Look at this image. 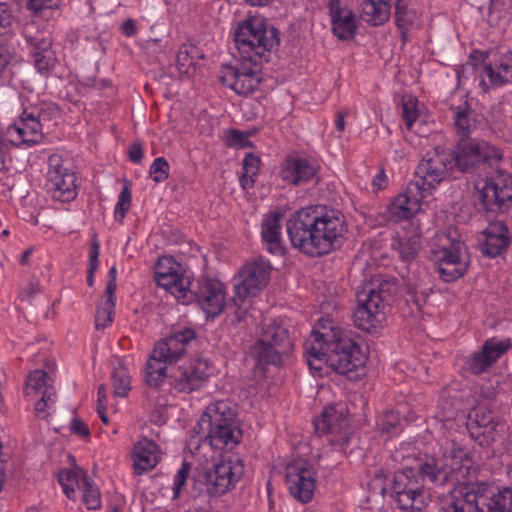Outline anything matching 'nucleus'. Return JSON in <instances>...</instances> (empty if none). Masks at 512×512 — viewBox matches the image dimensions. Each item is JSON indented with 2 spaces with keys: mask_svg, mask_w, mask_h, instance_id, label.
I'll return each instance as SVG.
<instances>
[{
  "mask_svg": "<svg viewBox=\"0 0 512 512\" xmlns=\"http://www.w3.org/2000/svg\"><path fill=\"white\" fill-rule=\"evenodd\" d=\"M41 292V287L38 282H30L25 288H22L19 293V298L21 301L30 302L31 298L34 295H37Z\"/></svg>",
  "mask_w": 512,
  "mask_h": 512,
  "instance_id": "obj_60",
  "label": "nucleus"
},
{
  "mask_svg": "<svg viewBox=\"0 0 512 512\" xmlns=\"http://www.w3.org/2000/svg\"><path fill=\"white\" fill-rule=\"evenodd\" d=\"M304 353L310 370L314 374L321 376L323 366H328V350L326 347L321 346L317 341L316 344H311V342H304Z\"/></svg>",
  "mask_w": 512,
  "mask_h": 512,
  "instance_id": "obj_36",
  "label": "nucleus"
},
{
  "mask_svg": "<svg viewBox=\"0 0 512 512\" xmlns=\"http://www.w3.org/2000/svg\"><path fill=\"white\" fill-rule=\"evenodd\" d=\"M129 160L133 163H140L143 158V149L139 143L130 145L128 151Z\"/></svg>",
  "mask_w": 512,
  "mask_h": 512,
  "instance_id": "obj_64",
  "label": "nucleus"
},
{
  "mask_svg": "<svg viewBox=\"0 0 512 512\" xmlns=\"http://www.w3.org/2000/svg\"><path fill=\"white\" fill-rule=\"evenodd\" d=\"M116 276H117V269L115 266H112L108 272L109 280L107 282V285H106V288L104 291L105 295L114 296L116 288H117Z\"/></svg>",
  "mask_w": 512,
  "mask_h": 512,
  "instance_id": "obj_62",
  "label": "nucleus"
},
{
  "mask_svg": "<svg viewBox=\"0 0 512 512\" xmlns=\"http://www.w3.org/2000/svg\"><path fill=\"white\" fill-rule=\"evenodd\" d=\"M47 378V373L43 370H35L31 372L26 380L24 393L27 396H31L38 393L42 394L46 386H51L50 384H48Z\"/></svg>",
  "mask_w": 512,
  "mask_h": 512,
  "instance_id": "obj_44",
  "label": "nucleus"
},
{
  "mask_svg": "<svg viewBox=\"0 0 512 512\" xmlns=\"http://www.w3.org/2000/svg\"><path fill=\"white\" fill-rule=\"evenodd\" d=\"M358 6L361 20L370 26H381L390 18V0H358Z\"/></svg>",
  "mask_w": 512,
  "mask_h": 512,
  "instance_id": "obj_31",
  "label": "nucleus"
},
{
  "mask_svg": "<svg viewBox=\"0 0 512 512\" xmlns=\"http://www.w3.org/2000/svg\"><path fill=\"white\" fill-rule=\"evenodd\" d=\"M453 167V154L449 150L436 147L428 151L416 167L413 183L427 195L439 185Z\"/></svg>",
  "mask_w": 512,
  "mask_h": 512,
  "instance_id": "obj_13",
  "label": "nucleus"
},
{
  "mask_svg": "<svg viewBox=\"0 0 512 512\" xmlns=\"http://www.w3.org/2000/svg\"><path fill=\"white\" fill-rule=\"evenodd\" d=\"M286 229L294 248L310 257H320L341 246L347 225L341 211L310 206L294 212Z\"/></svg>",
  "mask_w": 512,
  "mask_h": 512,
  "instance_id": "obj_2",
  "label": "nucleus"
},
{
  "mask_svg": "<svg viewBox=\"0 0 512 512\" xmlns=\"http://www.w3.org/2000/svg\"><path fill=\"white\" fill-rule=\"evenodd\" d=\"M45 120L46 114L42 110L25 109L19 119L3 133V141L15 147L38 144L43 139L42 126Z\"/></svg>",
  "mask_w": 512,
  "mask_h": 512,
  "instance_id": "obj_14",
  "label": "nucleus"
},
{
  "mask_svg": "<svg viewBox=\"0 0 512 512\" xmlns=\"http://www.w3.org/2000/svg\"><path fill=\"white\" fill-rule=\"evenodd\" d=\"M470 58L485 64L483 74L489 79L491 86H502L512 81V51L506 47L500 46L488 51L474 50Z\"/></svg>",
  "mask_w": 512,
  "mask_h": 512,
  "instance_id": "obj_19",
  "label": "nucleus"
},
{
  "mask_svg": "<svg viewBox=\"0 0 512 512\" xmlns=\"http://www.w3.org/2000/svg\"><path fill=\"white\" fill-rule=\"evenodd\" d=\"M373 483L379 487L381 494H385L388 486H391V479H389V472L384 469H379L375 472Z\"/></svg>",
  "mask_w": 512,
  "mask_h": 512,
  "instance_id": "obj_57",
  "label": "nucleus"
},
{
  "mask_svg": "<svg viewBox=\"0 0 512 512\" xmlns=\"http://www.w3.org/2000/svg\"><path fill=\"white\" fill-rule=\"evenodd\" d=\"M133 467L137 475L153 469L160 461L159 446L152 440L144 437L133 448Z\"/></svg>",
  "mask_w": 512,
  "mask_h": 512,
  "instance_id": "obj_29",
  "label": "nucleus"
},
{
  "mask_svg": "<svg viewBox=\"0 0 512 512\" xmlns=\"http://www.w3.org/2000/svg\"><path fill=\"white\" fill-rule=\"evenodd\" d=\"M243 431L237 412L231 403L216 401L207 406L192 430L187 442L191 453H196L202 444L217 450H232L242 440Z\"/></svg>",
  "mask_w": 512,
  "mask_h": 512,
  "instance_id": "obj_4",
  "label": "nucleus"
},
{
  "mask_svg": "<svg viewBox=\"0 0 512 512\" xmlns=\"http://www.w3.org/2000/svg\"><path fill=\"white\" fill-rule=\"evenodd\" d=\"M285 480L290 494L301 503H308L316 487V471L304 459L289 463L285 469Z\"/></svg>",
  "mask_w": 512,
  "mask_h": 512,
  "instance_id": "obj_20",
  "label": "nucleus"
},
{
  "mask_svg": "<svg viewBox=\"0 0 512 512\" xmlns=\"http://www.w3.org/2000/svg\"><path fill=\"white\" fill-rule=\"evenodd\" d=\"M510 344L503 341L488 340L481 351L475 352L468 361L473 374H481L488 370L508 349Z\"/></svg>",
  "mask_w": 512,
  "mask_h": 512,
  "instance_id": "obj_28",
  "label": "nucleus"
},
{
  "mask_svg": "<svg viewBox=\"0 0 512 512\" xmlns=\"http://www.w3.org/2000/svg\"><path fill=\"white\" fill-rule=\"evenodd\" d=\"M244 475L243 460L234 455L223 457L213 467L192 477L191 494L219 497L232 490Z\"/></svg>",
  "mask_w": 512,
  "mask_h": 512,
  "instance_id": "obj_9",
  "label": "nucleus"
},
{
  "mask_svg": "<svg viewBox=\"0 0 512 512\" xmlns=\"http://www.w3.org/2000/svg\"><path fill=\"white\" fill-rule=\"evenodd\" d=\"M59 155L48 158V171L45 189L52 198L61 202H68L76 197V177L73 172L62 164Z\"/></svg>",
  "mask_w": 512,
  "mask_h": 512,
  "instance_id": "obj_21",
  "label": "nucleus"
},
{
  "mask_svg": "<svg viewBox=\"0 0 512 512\" xmlns=\"http://www.w3.org/2000/svg\"><path fill=\"white\" fill-rule=\"evenodd\" d=\"M453 154V165L464 173L480 164L490 170L475 185L474 202L480 212L505 213L512 207V175L500 167L502 151L485 141L459 142Z\"/></svg>",
  "mask_w": 512,
  "mask_h": 512,
  "instance_id": "obj_1",
  "label": "nucleus"
},
{
  "mask_svg": "<svg viewBox=\"0 0 512 512\" xmlns=\"http://www.w3.org/2000/svg\"><path fill=\"white\" fill-rule=\"evenodd\" d=\"M131 191L129 189V186L125 184L123 186V189L118 197V201L115 206L114 214L115 218L122 222V220L125 217V214L130 208L131 205Z\"/></svg>",
  "mask_w": 512,
  "mask_h": 512,
  "instance_id": "obj_50",
  "label": "nucleus"
},
{
  "mask_svg": "<svg viewBox=\"0 0 512 512\" xmlns=\"http://www.w3.org/2000/svg\"><path fill=\"white\" fill-rule=\"evenodd\" d=\"M55 389L53 386H46L41 394L40 400L35 404V413L41 419H46L49 415L48 409L55 403Z\"/></svg>",
  "mask_w": 512,
  "mask_h": 512,
  "instance_id": "obj_46",
  "label": "nucleus"
},
{
  "mask_svg": "<svg viewBox=\"0 0 512 512\" xmlns=\"http://www.w3.org/2000/svg\"><path fill=\"white\" fill-rule=\"evenodd\" d=\"M476 128L475 112L465 103L457 108L455 112V129L463 138L470 136Z\"/></svg>",
  "mask_w": 512,
  "mask_h": 512,
  "instance_id": "obj_38",
  "label": "nucleus"
},
{
  "mask_svg": "<svg viewBox=\"0 0 512 512\" xmlns=\"http://www.w3.org/2000/svg\"><path fill=\"white\" fill-rule=\"evenodd\" d=\"M260 165V158L249 153L243 159V170L249 176H257Z\"/></svg>",
  "mask_w": 512,
  "mask_h": 512,
  "instance_id": "obj_56",
  "label": "nucleus"
},
{
  "mask_svg": "<svg viewBox=\"0 0 512 512\" xmlns=\"http://www.w3.org/2000/svg\"><path fill=\"white\" fill-rule=\"evenodd\" d=\"M271 270L270 263L262 257L247 262L239 272L240 282L234 286L236 295L256 296L268 284Z\"/></svg>",
  "mask_w": 512,
  "mask_h": 512,
  "instance_id": "obj_22",
  "label": "nucleus"
},
{
  "mask_svg": "<svg viewBox=\"0 0 512 512\" xmlns=\"http://www.w3.org/2000/svg\"><path fill=\"white\" fill-rule=\"evenodd\" d=\"M58 0H27L26 7L34 14H38L45 9L57 7Z\"/></svg>",
  "mask_w": 512,
  "mask_h": 512,
  "instance_id": "obj_55",
  "label": "nucleus"
},
{
  "mask_svg": "<svg viewBox=\"0 0 512 512\" xmlns=\"http://www.w3.org/2000/svg\"><path fill=\"white\" fill-rule=\"evenodd\" d=\"M426 195L417 183L410 181L406 191L399 194L388 206L390 218L396 222L412 218L419 211L420 202Z\"/></svg>",
  "mask_w": 512,
  "mask_h": 512,
  "instance_id": "obj_25",
  "label": "nucleus"
},
{
  "mask_svg": "<svg viewBox=\"0 0 512 512\" xmlns=\"http://www.w3.org/2000/svg\"><path fill=\"white\" fill-rule=\"evenodd\" d=\"M79 489L83 492V502L88 509L95 510L101 506L99 489L88 475L82 480V485Z\"/></svg>",
  "mask_w": 512,
  "mask_h": 512,
  "instance_id": "obj_42",
  "label": "nucleus"
},
{
  "mask_svg": "<svg viewBox=\"0 0 512 512\" xmlns=\"http://www.w3.org/2000/svg\"><path fill=\"white\" fill-rule=\"evenodd\" d=\"M398 424L399 417L393 411L387 412L385 415L381 416L378 421V426L381 432L387 434L394 433Z\"/></svg>",
  "mask_w": 512,
  "mask_h": 512,
  "instance_id": "obj_53",
  "label": "nucleus"
},
{
  "mask_svg": "<svg viewBox=\"0 0 512 512\" xmlns=\"http://www.w3.org/2000/svg\"><path fill=\"white\" fill-rule=\"evenodd\" d=\"M249 135L240 130L231 129L228 131L226 137V145L229 147H241L244 148L249 145Z\"/></svg>",
  "mask_w": 512,
  "mask_h": 512,
  "instance_id": "obj_54",
  "label": "nucleus"
},
{
  "mask_svg": "<svg viewBox=\"0 0 512 512\" xmlns=\"http://www.w3.org/2000/svg\"><path fill=\"white\" fill-rule=\"evenodd\" d=\"M490 9L500 14L507 13L512 9V0H491Z\"/></svg>",
  "mask_w": 512,
  "mask_h": 512,
  "instance_id": "obj_63",
  "label": "nucleus"
},
{
  "mask_svg": "<svg viewBox=\"0 0 512 512\" xmlns=\"http://www.w3.org/2000/svg\"><path fill=\"white\" fill-rule=\"evenodd\" d=\"M196 339L193 329L184 328L158 341L146 363V383L153 388L160 387L166 378L167 364L179 361Z\"/></svg>",
  "mask_w": 512,
  "mask_h": 512,
  "instance_id": "obj_8",
  "label": "nucleus"
},
{
  "mask_svg": "<svg viewBox=\"0 0 512 512\" xmlns=\"http://www.w3.org/2000/svg\"><path fill=\"white\" fill-rule=\"evenodd\" d=\"M54 60L53 51H48L47 53L42 54L39 52H33L34 65L41 74L49 72L51 67L54 65Z\"/></svg>",
  "mask_w": 512,
  "mask_h": 512,
  "instance_id": "obj_51",
  "label": "nucleus"
},
{
  "mask_svg": "<svg viewBox=\"0 0 512 512\" xmlns=\"http://www.w3.org/2000/svg\"><path fill=\"white\" fill-rule=\"evenodd\" d=\"M150 177L157 183L165 181L169 176V164L163 157L154 159L149 169Z\"/></svg>",
  "mask_w": 512,
  "mask_h": 512,
  "instance_id": "obj_48",
  "label": "nucleus"
},
{
  "mask_svg": "<svg viewBox=\"0 0 512 512\" xmlns=\"http://www.w3.org/2000/svg\"><path fill=\"white\" fill-rule=\"evenodd\" d=\"M11 24L12 15L10 11L5 4L0 3V37L9 32Z\"/></svg>",
  "mask_w": 512,
  "mask_h": 512,
  "instance_id": "obj_58",
  "label": "nucleus"
},
{
  "mask_svg": "<svg viewBox=\"0 0 512 512\" xmlns=\"http://www.w3.org/2000/svg\"><path fill=\"white\" fill-rule=\"evenodd\" d=\"M484 235L482 252L489 257L499 256L510 244L508 228L502 222L491 223L484 231Z\"/></svg>",
  "mask_w": 512,
  "mask_h": 512,
  "instance_id": "obj_30",
  "label": "nucleus"
},
{
  "mask_svg": "<svg viewBox=\"0 0 512 512\" xmlns=\"http://www.w3.org/2000/svg\"><path fill=\"white\" fill-rule=\"evenodd\" d=\"M421 247L422 243L420 237L414 235L409 238H400L397 241L396 250L403 262L410 263L416 258Z\"/></svg>",
  "mask_w": 512,
  "mask_h": 512,
  "instance_id": "obj_40",
  "label": "nucleus"
},
{
  "mask_svg": "<svg viewBox=\"0 0 512 512\" xmlns=\"http://www.w3.org/2000/svg\"><path fill=\"white\" fill-rule=\"evenodd\" d=\"M498 426V419L485 407H475L468 414L466 427L469 435L482 447H490L496 441Z\"/></svg>",
  "mask_w": 512,
  "mask_h": 512,
  "instance_id": "obj_23",
  "label": "nucleus"
},
{
  "mask_svg": "<svg viewBox=\"0 0 512 512\" xmlns=\"http://www.w3.org/2000/svg\"><path fill=\"white\" fill-rule=\"evenodd\" d=\"M394 279H373L357 293V308L353 314L356 327L375 332L386 319V307L396 292Z\"/></svg>",
  "mask_w": 512,
  "mask_h": 512,
  "instance_id": "obj_6",
  "label": "nucleus"
},
{
  "mask_svg": "<svg viewBox=\"0 0 512 512\" xmlns=\"http://www.w3.org/2000/svg\"><path fill=\"white\" fill-rule=\"evenodd\" d=\"M199 51L196 46L191 44H183L176 55V65L179 74H188V69L195 65V59L200 58Z\"/></svg>",
  "mask_w": 512,
  "mask_h": 512,
  "instance_id": "obj_41",
  "label": "nucleus"
},
{
  "mask_svg": "<svg viewBox=\"0 0 512 512\" xmlns=\"http://www.w3.org/2000/svg\"><path fill=\"white\" fill-rule=\"evenodd\" d=\"M26 41L30 47L31 53H47L52 51V38L44 32H37L35 35H26Z\"/></svg>",
  "mask_w": 512,
  "mask_h": 512,
  "instance_id": "obj_45",
  "label": "nucleus"
},
{
  "mask_svg": "<svg viewBox=\"0 0 512 512\" xmlns=\"http://www.w3.org/2000/svg\"><path fill=\"white\" fill-rule=\"evenodd\" d=\"M489 119L491 122V125L495 130H498L500 132H503L504 127L507 125L508 120L512 121V117L508 118L505 115V104L504 103H498L497 105L493 106L490 113H489Z\"/></svg>",
  "mask_w": 512,
  "mask_h": 512,
  "instance_id": "obj_47",
  "label": "nucleus"
},
{
  "mask_svg": "<svg viewBox=\"0 0 512 512\" xmlns=\"http://www.w3.org/2000/svg\"><path fill=\"white\" fill-rule=\"evenodd\" d=\"M70 430L73 434L89 437L90 431L88 426L78 418H74L71 422Z\"/></svg>",
  "mask_w": 512,
  "mask_h": 512,
  "instance_id": "obj_61",
  "label": "nucleus"
},
{
  "mask_svg": "<svg viewBox=\"0 0 512 512\" xmlns=\"http://www.w3.org/2000/svg\"><path fill=\"white\" fill-rule=\"evenodd\" d=\"M448 460L446 455H425L418 459L414 470L424 488L443 487L448 483L454 485L465 481L470 469V459L466 452L459 448L451 456L450 464Z\"/></svg>",
  "mask_w": 512,
  "mask_h": 512,
  "instance_id": "obj_7",
  "label": "nucleus"
},
{
  "mask_svg": "<svg viewBox=\"0 0 512 512\" xmlns=\"http://www.w3.org/2000/svg\"><path fill=\"white\" fill-rule=\"evenodd\" d=\"M453 512H512V489L487 495L486 489L465 487L453 495Z\"/></svg>",
  "mask_w": 512,
  "mask_h": 512,
  "instance_id": "obj_10",
  "label": "nucleus"
},
{
  "mask_svg": "<svg viewBox=\"0 0 512 512\" xmlns=\"http://www.w3.org/2000/svg\"><path fill=\"white\" fill-rule=\"evenodd\" d=\"M328 9L333 34L340 40L354 38L358 28L354 12L342 7L341 0H329Z\"/></svg>",
  "mask_w": 512,
  "mask_h": 512,
  "instance_id": "obj_27",
  "label": "nucleus"
},
{
  "mask_svg": "<svg viewBox=\"0 0 512 512\" xmlns=\"http://www.w3.org/2000/svg\"><path fill=\"white\" fill-rule=\"evenodd\" d=\"M345 334L340 328L334 326L330 319H319L305 342L316 344L317 340L321 346L328 347Z\"/></svg>",
  "mask_w": 512,
  "mask_h": 512,
  "instance_id": "obj_34",
  "label": "nucleus"
},
{
  "mask_svg": "<svg viewBox=\"0 0 512 512\" xmlns=\"http://www.w3.org/2000/svg\"><path fill=\"white\" fill-rule=\"evenodd\" d=\"M211 375V366L207 359L198 358L180 366L172 376L171 385L183 393H191L203 387Z\"/></svg>",
  "mask_w": 512,
  "mask_h": 512,
  "instance_id": "obj_24",
  "label": "nucleus"
},
{
  "mask_svg": "<svg viewBox=\"0 0 512 512\" xmlns=\"http://www.w3.org/2000/svg\"><path fill=\"white\" fill-rule=\"evenodd\" d=\"M115 296L103 295L95 314V327L104 329L113 321Z\"/></svg>",
  "mask_w": 512,
  "mask_h": 512,
  "instance_id": "obj_39",
  "label": "nucleus"
},
{
  "mask_svg": "<svg viewBox=\"0 0 512 512\" xmlns=\"http://www.w3.org/2000/svg\"><path fill=\"white\" fill-rule=\"evenodd\" d=\"M293 350V342L286 328L271 321L262 325L261 333L253 347L258 364L279 366L284 356Z\"/></svg>",
  "mask_w": 512,
  "mask_h": 512,
  "instance_id": "obj_11",
  "label": "nucleus"
},
{
  "mask_svg": "<svg viewBox=\"0 0 512 512\" xmlns=\"http://www.w3.org/2000/svg\"><path fill=\"white\" fill-rule=\"evenodd\" d=\"M261 65L241 58L237 65H223L219 80L236 94L247 96L257 90L262 81Z\"/></svg>",
  "mask_w": 512,
  "mask_h": 512,
  "instance_id": "obj_16",
  "label": "nucleus"
},
{
  "mask_svg": "<svg viewBox=\"0 0 512 512\" xmlns=\"http://www.w3.org/2000/svg\"><path fill=\"white\" fill-rule=\"evenodd\" d=\"M391 497L404 512H419L425 505L423 483L418 480L414 468H405L393 473Z\"/></svg>",
  "mask_w": 512,
  "mask_h": 512,
  "instance_id": "obj_12",
  "label": "nucleus"
},
{
  "mask_svg": "<svg viewBox=\"0 0 512 512\" xmlns=\"http://www.w3.org/2000/svg\"><path fill=\"white\" fill-rule=\"evenodd\" d=\"M225 324L234 329H242L250 315L251 301L248 297H238L236 294L226 305Z\"/></svg>",
  "mask_w": 512,
  "mask_h": 512,
  "instance_id": "obj_33",
  "label": "nucleus"
},
{
  "mask_svg": "<svg viewBox=\"0 0 512 512\" xmlns=\"http://www.w3.org/2000/svg\"><path fill=\"white\" fill-rule=\"evenodd\" d=\"M87 476V472L79 467L72 470H62L58 474V481L62 486L64 494L69 499H74L75 485L79 488L82 480Z\"/></svg>",
  "mask_w": 512,
  "mask_h": 512,
  "instance_id": "obj_37",
  "label": "nucleus"
},
{
  "mask_svg": "<svg viewBox=\"0 0 512 512\" xmlns=\"http://www.w3.org/2000/svg\"><path fill=\"white\" fill-rule=\"evenodd\" d=\"M464 248L462 242L452 240L449 245L432 251L431 259L444 282H454L467 273L469 261L463 252Z\"/></svg>",
  "mask_w": 512,
  "mask_h": 512,
  "instance_id": "obj_17",
  "label": "nucleus"
},
{
  "mask_svg": "<svg viewBox=\"0 0 512 512\" xmlns=\"http://www.w3.org/2000/svg\"><path fill=\"white\" fill-rule=\"evenodd\" d=\"M402 117L407 127L411 128L412 124L418 117V111L412 102H404L402 104Z\"/></svg>",
  "mask_w": 512,
  "mask_h": 512,
  "instance_id": "obj_59",
  "label": "nucleus"
},
{
  "mask_svg": "<svg viewBox=\"0 0 512 512\" xmlns=\"http://www.w3.org/2000/svg\"><path fill=\"white\" fill-rule=\"evenodd\" d=\"M318 169L314 161L292 154L286 157L279 174L284 182L298 186L315 178Z\"/></svg>",
  "mask_w": 512,
  "mask_h": 512,
  "instance_id": "obj_26",
  "label": "nucleus"
},
{
  "mask_svg": "<svg viewBox=\"0 0 512 512\" xmlns=\"http://www.w3.org/2000/svg\"><path fill=\"white\" fill-rule=\"evenodd\" d=\"M234 42L243 60L255 64L268 62L280 45L279 30L260 15L248 16L234 31Z\"/></svg>",
  "mask_w": 512,
  "mask_h": 512,
  "instance_id": "obj_5",
  "label": "nucleus"
},
{
  "mask_svg": "<svg viewBox=\"0 0 512 512\" xmlns=\"http://www.w3.org/2000/svg\"><path fill=\"white\" fill-rule=\"evenodd\" d=\"M99 249H100V243L96 236L92 239L91 248H90V255H89V268L87 273V284L88 286H92L94 283V274L96 270L98 269L99 265Z\"/></svg>",
  "mask_w": 512,
  "mask_h": 512,
  "instance_id": "obj_49",
  "label": "nucleus"
},
{
  "mask_svg": "<svg viewBox=\"0 0 512 512\" xmlns=\"http://www.w3.org/2000/svg\"><path fill=\"white\" fill-rule=\"evenodd\" d=\"M281 214L274 212L264 219L261 226V236L264 243L267 245V250L271 254L282 255L284 247L281 240Z\"/></svg>",
  "mask_w": 512,
  "mask_h": 512,
  "instance_id": "obj_32",
  "label": "nucleus"
},
{
  "mask_svg": "<svg viewBox=\"0 0 512 512\" xmlns=\"http://www.w3.org/2000/svg\"><path fill=\"white\" fill-rule=\"evenodd\" d=\"M114 394L116 396L125 397L130 391V375L123 365L115 367L111 375Z\"/></svg>",
  "mask_w": 512,
  "mask_h": 512,
  "instance_id": "obj_43",
  "label": "nucleus"
},
{
  "mask_svg": "<svg viewBox=\"0 0 512 512\" xmlns=\"http://www.w3.org/2000/svg\"><path fill=\"white\" fill-rule=\"evenodd\" d=\"M395 22L397 28L412 29L421 26V17L408 0H395Z\"/></svg>",
  "mask_w": 512,
  "mask_h": 512,
  "instance_id": "obj_35",
  "label": "nucleus"
},
{
  "mask_svg": "<svg viewBox=\"0 0 512 512\" xmlns=\"http://www.w3.org/2000/svg\"><path fill=\"white\" fill-rule=\"evenodd\" d=\"M154 278L158 286L170 292L183 304L195 301L207 318H215L225 307V293L220 282L205 280L199 283L196 290H192L191 276L181 264L170 257L158 261Z\"/></svg>",
  "mask_w": 512,
  "mask_h": 512,
  "instance_id": "obj_3",
  "label": "nucleus"
},
{
  "mask_svg": "<svg viewBox=\"0 0 512 512\" xmlns=\"http://www.w3.org/2000/svg\"><path fill=\"white\" fill-rule=\"evenodd\" d=\"M315 432L322 436L329 434V441L341 448L346 446L352 434L346 409L343 405L325 407L319 418L313 421Z\"/></svg>",
  "mask_w": 512,
  "mask_h": 512,
  "instance_id": "obj_18",
  "label": "nucleus"
},
{
  "mask_svg": "<svg viewBox=\"0 0 512 512\" xmlns=\"http://www.w3.org/2000/svg\"><path fill=\"white\" fill-rule=\"evenodd\" d=\"M326 349L328 350V367L339 374L347 375L365 365V353L360 345L347 334L338 338Z\"/></svg>",
  "mask_w": 512,
  "mask_h": 512,
  "instance_id": "obj_15",
  "label": "nucleus"
},
{
  "mask_svg": "<svg viewBox=\"0 0 512 512\" xmlns=\"http://www.w3.org/2000/svg\"><path fill=\"white\" fill-rule=\"evenodd\" d=\"M190 470L191 464L185 461L182 463L181 468L176 473L173 485L174 498L179 496L181 489L186 484Z\"/></svg>",
  "mask_w": 512,
  "mask_h": 512,
  "instance_id": "obj_52",
  "label": "nucleus"
}]
</instances>
